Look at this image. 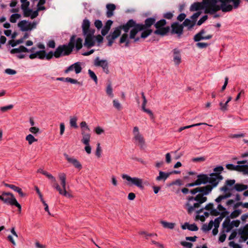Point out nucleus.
Returning <instances> with one entry per match:
<instances>
[{"instance_id":"obj_1","label":"nucleus","mask_w":248,"mask_h":248,"mask_svg":"<svg viewBox=\"0 0 248 248\" xmlns=\"http://www.w3.org/2000/svg\"><path fill=\"white\" fill-rule=\"evenodd\" d=\"M76 35H73L68 43L59 46L54 52L51 51L47 54L46 53L45 58L49 60L53 56L59 58L62 56H68L71 53L75 47L77 51L80 50L83 46V40L79 37L76 39Z\"/></svg>"},{"instance_id":"obj_2","label":"nucleus","mask_w":248,"mask_h":248,"mask_svg":"<svg viewBox=\"0 0 248 248\" xmlns=\"http://www.w3.org/2000/svg\"><path fill=\"white\" fill-rule=\"evenodd\" d=\"M138 24L136 23L135 21L131 19L129 20L125 24L119 26L121 30H123L125 32L121 36L120 39V44L125 43V47L129 46V39H133L134 42H137L140 40V38L136 37V34H134L133 37L132 36V31L136 28Z\"/></svg>"},{"instance_id":"obj_3","label":"nucleus","mask_w":248,"mask_h":248,"mask_svg":"<svg viewBox=\"0 0 248 248\" xmlns=\"http://www.w3.org/2000/svg\"><path fill=\"white\" fill-rule=\"evenodd\" d=\"M217 0H202V2H194L190 7V11H198L205 9V13L213 14L220 10Z\"/></svg>"},{"instance_id":"obj_4","label":"nucleus","mask_w":248,"mask_h":248,"mask_svg":"<svg viewBox=\"0 0 248 248\" xmlns=\"http://www.w3.org/2000/svg\"><path fill=\"white\" fill-rule=\"evenodd\" d=\"M155 17H149L145 19L144 24L138 23L136 28L132 31V36L133 37L134 34H137L139 31H142L140 38L143 39L147 38L153 32V30L150 29V27L155 24Z\"/></svg>"},{"instance_id":"obj_5","label":"nucleus","mask_w":248,"mask_h":248,"mask_svg":"<svg viewBox=\"0 0 248 248\" xmlns=\"http://www.w3.org/2000/svg\"><path fill=\"white\" fill-rule=\"evenodd\" d=\"M42 174L46 176L52 183H53V186L55 187L61 195L67 196L68 194L66 191V175L64 173H60L59 178L61 181L63 189H61L59 185L56 182V179L48 171H41Z\"/></svg>"},{"instance_id":"obj_6","label":"nucleus","mask_w":248,"mask_h":248,"mask_svg":"<svg viewBox=\"0 0 248 248\" xmlns=\"http://www.w3.org/2000/svg\"><path fill=\"white\" fill-rule=\"evenodd\" d=\"M207 198L201 194L197 195L195 197H189L188 202L186 204L188 213L190 214L193 212L196 208H199L202 203L205 202Z\"/></svg>"},{"instance_id":"obj_7","label":"nucleus","mask_w":248,"mask_h":248,"mask_svg":"<svg viewBox=\"0 0 248 248\" xmlns=\"http://www.w3.org/2000/svg\"><path fill=\"white\" fill-rule=\"evenodd\" d=\"M218 2H221L219 5L220 10L223 12H228L232 11L233 8H237L240 3V0H217Z\"/></svg>"},{"instance_id":"obj_8","label":"nucleus","mask_w":248,"mask_h":248,"mask_svg":"<svg viewBox=\"0 0 248 248\" xmlns=\"http://www.w3.org/2000/svg\"><path fill=\"white\" fill-rule=\"evenodd\" d=\"M2 201L4 203L10 205H15L17 207L19 212L21 210V206L17 202V200L14 197V195L10 192H5L2 193Z\"/></svg>"},{"instance_id":"obj_9","label":"nucleus","mask_w":248,"mask_h":248,"mask_svg":"<svg viewBox=\"0 0 248 248\" xmlns=\"http://www.w3.org/2000/svg\"><path fill=\"white\" fill-rule=\"evenodd\" d=\"M122 177L126 180L127 185L129 186H135L141 189H143L142 179L138 177H131L127 174H123Z\"/></svg>"},{"instance_id":"obj_10","label":"nucleus","mask_w":248,"mask_h":248,"mask_svg":"<svg viewBox=\"0 0 248 248\" xmlns=\"http://www.w3.org/2000/svg\"><path fill=\"white\" fill-rule=\"evenodd\" d=\"M237 163V165L228 164L226 165V168L231 170H248V162L247 160L238 161Z\"/></svg>"},{"instance_id":"obj_11","label":"nucleus","mask_w":248,"mask_h":248,"mask_svg":"<svg viewBox=\"0 0 248 248\" xmlns=\"http://www.w3.org/2000/svg\"><path fill=\"white\" fill-rule=\"evenodd\" d=\"M221 171H215L210 174L209 177V183L213 187L217 186L218 183L223 179V176L220 174Z\"/></svg>"},{"instance_id":"obj_12","label":"nucleus","mask_w":248,"mask_h":248,"mask_svg":"<svg viewBox=\"0 0 248 248\" xmlns=\"http://www.w3.org/2000/svg\"><path fill=\"white\" fill-rule=\"evenodd\" d=\"M93 64L96 67H101L104 72L108 74L109 72L108 70V63L106 60H100L98 57L94 60Z\"/></svg>"},{"instance_id":"obj_13","label":"nucleus","mask_w":248,"mask_h":248,"mask_svg":"<svg viewBox=\"0 0 248 248\" xmlns=\"http://www.w3.org/2000/svg\"><path fill=\"white\" fill-rule=\"evenodd\" d=\"M170 33L176 34L178 38H180L183 33V25L179 24L177 22H173L171 25Z\"/></svg>"},{"instance_id":"obj_14","label":"nucleus","mask_w":248,"mask_h":248,"mask_svg":"<svg viewBox=\"0 0 248 248\" xmlns=\"http://www.w3.org/2000/svg\"><path fill=\"white\" fill-rule=\"evenodd\" d=\"M94 33V31H92L91 33L83 35L85 36L84 46L89 48L95 45V39Z\"/></svg>"},{"instance_id":"obj_15","label":"nucleus","mask_w":248,"mask_h":248,"mask_svg":"<svg viewBox=\"0 0 248 248\" xmlns=\"http://www.w3.org/2000/svg\"><path fill=\"white\" fill-rule=\"evenodd\" d=\"M121 31L119 27L115 28L114 31L108 35L106 38L108 41V46H110L114 42V40L121 34Z\"/></svg>"},{"instance_id":"obj_16","label":"nucleus","mask_w":248,"mask_h":248,"mask_svg":"<svg viewBox=\"0 0 248 248\" xmlns=\"http://www.w3.org/2000/svg\"><path fill=\"white\" fill-rule=\"evenodd\" d=\"M213 206V203H209L207 204L204 208H201L199 210L197 211V214H200V213L202 212L203 210L205 209L206 210L210 211V213L211 215L217 216L219 215L220 212H219L217 209L214 208Z\"/></svg>"},{"instance_id":"obj_17","label":"nucleus","mask_w":248,"mask_h":248,"mask_svg":"<svg viewBox=\"0 0 248 248\" xmlns=\"http://www.w3.org/2000/svg\"><path fill=\"white\" fill-rule=\"evenodd\" d=\"M206 31L204 29L201 30L200 32L195 34L193 37V40L195 42H198L202 40H209L212 38L213 35L209 34L206 36H203Z\"/></svg>"},{"instance_id":"obj_18","label":"nucleus","mask_w":248,"mask_h":248,"mask_svg":"<svg viewBox=\"0 0 248 248\" xmlns=\"http://www.w3.org/2000/svg\"><path fill=\"white\" fill-rule=\"evenodd\" d=\"M159 172V175L156 177L155 180L158 182H164L171 173L178 174L180 172V171Z\"/></svg>"},{"instance_id":"obj_19","label":"nucleus","mask_w":248,"mask_h":248,"mask_svg":"<svg viewBox=\"0 0 248 248\" xmlns=\"http://www.w3.org/2000/svg\"><path fill=\"white\" fill-rule=\"evenodd\" d=\"M82 29L83 35L91 33L92 31H94V30L90 29V22L86 18L84 19L83 21L82 24Z\"/></svg>"},{"instance_id":"obj_20","label":"nucleus","mask_w":248,"mask_h":248,"mask_svg":"<svg viewBox=\"0 0 248 248\" xmlns=\"http://www.w3.org/2000/svg\"><path fill=\"white\" fill-rule=\"evenodd\" d=\"M64 156L67 161L73 165L76 169L80 170L82 169V165L80 163L75 157H70L68 155L64 154Z\"/></svg>"},{"instance_id":"obj_21","label":"nucleus","mask_w":248,"mask_h":248,"mask_svg":"<svg viewBox=\"0 0 248 248\" xmlns=\"http://www.w3.org/2000/svg\"><path fill=\"white\" fill-rule=\"evenodd\" d=\"M18 26L22 31H31L33 28V27H31V23L25 20L20 21L18 23Z\"/></svg>"},{"instance_id":"obj_22","label":"nucleus","mask_w":248,"mask_h":248,"mask_svg":"<svg viewBox=\"0 0 248 248\" xmlns=\"http://www.w3.org/2000/svg\"><path fill=\"white\" fill-rule=\"evenodd\" d=\"M173 54V61L175 64L179 65L181 62L180 50L178 48H174L172 50Z\"/></svg>"},{"instance_id":"obj_23","label":"nucleus","mask_w":248,"mask_h":248,"mask_svg":"<svg viewBox=\"0 0 248 248\" xmlns=\"http://www.w3.org/2000/svg\"><path fill=\"white\" fill-rule=\"evenodd\" d=\"M209 177L206 174H199L197 176V179L196 180L198 185L201 184H206L209 183Z\"/></svg>"},{"instance_id":"obj_24","label":"nucleus","mask_w":248,"mask_h":248,"mask_svg":"<svg viewBox=\"0 0 248 248\" xmlns=\"http://www.w3.org/2000/svg\"><path fill=\"white\" fill-rule=\"evenodd\" d=\"M222 227L223 229V231L227 232H229L232 229L230 217H226L225 220L223 222Z\"/></svg>"},{"instance_id":"obj_25","label":"nucleus","mask_w":248,"mask_h":248,"mask_svg":"<svg viewBox=\"0 0 248 248\" xmlns=\"http://www.w3.org/2000/svg\"><path fill=\"white\" fill-rule=\"evenodd\" d=\"M170 31V27L169 26L164 27L157 29L154 31V33L156 35H160L161 36L166 35Z\"/></svg>"},{"instance_id":"obj_26","label":"nucleus","mask_w":248,"mask_h":248,"mask_svg":"<svg viewBox=\"0 0 248 248\" xmlns=\"http://www.w3.org/2000/svg\"><path fill=\"white\" fill-rule=\"evenodd\" d=\"M107 11L106 13L107 17L108 18L111 17L114 14V11L116 9V6L114 4L109 3L106 5Z\"/></svg>"},{"instance_id":"obj_27","label":"nucleus","mask_w":248,"mask_h":248,"mask_svg":"<svg viewBox=\"0 0 248 248\" xmlns=\"http://www.w3.org/2000/svg\"><path fill=\"white\" fill-rule=\"evenodd\" d=\"M113 23V21L111 20H108L105 23V26L101 30V34L103 36L106 35L109 31L111 26Z\"/></svg>"},{"instance_id":"obj_28","label":"nucleus","mask_w":248,"mask_h":248,"mask_svg":"<svg viewBox=\"0 0 248 248\" xmlns=\"http://www.w3.org/2000/svg\"><path fill=\"white\" fill-rule=\"evenodd\" d=\"M181 227L183 230L188 229L191 231H197L198 230V227L195 223L189 224L188 222H185L182 225Z\"/></svg>"},{"instance_id":"obj_29","label":"nucleus","mask_w":248,"mask_h":248,"mask_svg":"<svg viewBox=\"0 0 248 248\" xmlns=\"http://www.w3.org/2000/svg\"><path fill=\"white\" fill-rule=\"evenodd\" d=\"M136 142L138 143L139 145L140 148L144 149L145 147V141L143 136L141 134L136 135L134 137Z\"/></svg>"},{"instance_id":"obj_30","label":"nucleus","mask_w":248,"mask_h":248,"mask_svg":"<svg viewBox=\"0 0 248 248\" xmlns=\"http://www.w3.org/2000/svg\"><path fill=\"white\" fill-rule=\"evenodd\" d=\"M82 139L81 142L85 145H87L89 143L91 139V135L89 133H86L84 130H82L81 132Z\"/></svg>"},{"instance_id":"obj_31","label":"nucleus","mask_w":248,"mask_h":248,"mask_svg":"<svg viewBox=\"0 0 248 248\" xmlns=\"http://www.w3.org/2000/svg\"><path fill=\"white\" fill-rule=\"evenodd\" d=\"M196 24L195 21L191 20L188 18H186L183 22V27H186L188 30H190Z\"/></svg>"},{"instance_id":"obj_32","label":"nucleus","mask_w":248,"mask_h":248,"mask_svg":"<svg viewBox=\"0 0 248 248\" xmlns=\"http://www.w3.org/2000/svg\"><path fill=\"white\" fill-rule=\"evenodd\" d=\"M213 188V186L211 185H207L203 187H199V192L202 193L203 196V195H206L212 191Z\"/></svg>"},{"instance_id":"obj_33","label":"nucleus","mask_w":248,"mask_h":248,"mask_svg":"<svg viewBox=\"0 0 248 248\" xmlns=\"http://www.w3.org/2000/svg\"><path fill=\"white\" fill-rule=\"evenodd\" d=\"M232 195V193L230 192H226L224 195H219L215 201L217 203L221 202L222 200L231 197Z\"/></svg>"},{"instance_id":"obj_34","label":"nucleus","mask_w":248,"mask_h":248,"mask_svg":"<svg viewBox=\"0 0 248 248\" xmlns=\"http://www.w3.org/2000/svg\"><path fill=\"white\" fill-rule=\"evenodd\" d=\"M248 188V186L242 184L237 183L234 186V189L237 191L241 192Z\"/></svg>"},{"instance_id":"obj_35","label":"nucleus","mask_w":248,"mask_h":248,"mask_svg":"<svg viewBox=\"0 0 248 248\" xmlns=\"http://www.w3.org/2000/svg\"><path fill=\"white\" fill-rule=\"evenodd\" d=\"M232 99V97L231 96H229L228 98V99L226 101H225V103H223L222 102L219 103V106L220 107V109L223 111H225L227 110V106L228 103L231 101Z\"/></svg>"},{"instance_id":"obj_36","label":"nucleus","mask_w":248,"mask_h":248,"mask_svg":"<svg viewBox=\"0 0 248 248\" xmlns=\"http://www.w3.org/2000/svg\"><path fill=\"white\" fill-rule=\"evenodd\" d=\"M213 225V221L211 220L208 224H204L202 226V230L204 232H208L212 228Z\"/></svg>"},{"instance_id":"obj_37","label":"nucleus","mask_w":248,"mask_h":248,"mask_svg":"<svg viewBox=\"0 0 248 248\" xmlns=\"http://www.w3.org/2000/svg\"><path fill=\"white\" fill-rule=\"evenodd\" d=\"M161 224L162 225L164 228H168L170 229H173L175 225L174 223L172 222H168L165 221H161Z\"/></svg>"},{"instance_id":"obj_38","label":"nucleus","mask_w":248,"mask_h":248,"mask_svg":"<svg viewBox=\"0 0 248 248\" xmlns=\"http://www.w3.org/2000/svg\"><path fill=\"white\" fill-rule=\"evenodd\" d=\"M73 65L74 66V71L77 74H79L81 72L82 67L80 62H75L73 64Z\"/></svg>"},{"instance_id":"obj_39","label":"nucleus","mask_w":248,"mask_h":248,"mask_svg":"<svg viewBox=\"0 0 248 248\" xmlns=\"http://www.w3.org/2000/svg\"><path fill=\"white\" fill-rule=\"evenodd\" d=\"M166 24V21L164 19H162L157 22H155V28L159 29L160 28L164 27V26Z\"/></svg>"},{"instance_id":"obj_40","label":"nucleus","mask_w":248,"mask_h":248,"mask_svg":"<svg viewBox=\"0 0 248 248\" xmlns=\"http://www.w3.org/2000/svg\"><path fill=\"white\" fill-rule=\"evenodd\" d=\"M21 17V15L17 13H15L12 14L10 17V21L11 23H16L17 19H19Z\"/></svg>"},{"instance_id":"obj_41","label":"nucleus","mask_w":248,"mask_h":248,"mask_svg":"<svg viewBox=\"0 0 248 248\" xmlns=\"http://www.w3.org/2000/svg\"><path fill=\"white\" fill-rule=\"evenodd\" d=\"M26 140L28 141L29 144L31 145L34 142L37 141V140L31 134H29L26 137Z\"/></svg>"},{"instance_id":"obj_42","label":"nucleus","mask_w":248,"mask_h":248,"mask_svg":"<svg viewBox=\"0 0 248 248\" xmlns=\"http://www.w3.org/2000/svg\"><path fill=\"white\" fill-rule=\"evenodd\" d=\"M88 74L90 77L94 81L95 84H97L98 79L97 77L94 72L91 69L88 70Z\"/></svg>"},{"instance_id":"obj_43","label":"nucleus","mask_w":248,"mask_h":248,"mask_svg":"<svg viewBox=\"0 0 248 248\" xmlns=\"http://www.w3.org/2000/svg\"><path fill=\"white\" fill-rule=\"evenodd\" d=\"M106 93L110 97H113V93L111 83L108 84L106 88Z\"/></svg>"},{"instance_id":"obj_44","label":"nucleus","mask_w":248,"mask_h":248,"mask_svg":"<svg viewBox=\"0 0 248 248\" xmlns=\"http://www.w3.org/2000/svg\"><path fill=\"white\" fill-rule=\"evenodd\" d=\"M77 118L76 117L71 118L70 120V124L71 127L77 128L78 125L77 124Z\"/></svg>"},{"instance_id":"obj_45","label":"nucleus","mask_w":248,"mask_h":248,"mask_svg":"<svg viewBox=\"0 0 248 248\" xmlns=\"http://www.w3.org/2000/svg\"><path fill=\"white\" fill-rule=\"evenodd\" d=\"M241 213V211L239 209L235 210L233 211L231 214L230 217V218H233L237 217Z\"/></svg>"},{"instance_id":"obj_46","label":"nucleus","mask_w":248,"mask_h":248,"mask_svg":"<svg viewBox=\"0 0 248 248\" xmlns=\"http://www.w3.org/2000/svg\"><path fill=\"white\" fill-rule=\"evenodd\" d=\"M101 152L102 150L100 147V144L99 143H97V147L96 149L95 155L98 158H100L101 156Z\"/></svg>"},{"instance_id":"obj_47","label":"nucleus","mask_w":248,"mask_h":248,"mask_svg":"<svg viewBox=\"0 0 248 248\" xmlns=\"http://www.w3.org/2000/svg\"><path fill=\"white\" fill-rule=\"evenodd\" d=\"M37 57L41 60L45 58L46 51L44 50L37 51Z\"/></svg>"},{"instance_id":"obj_48","label":"nucleus","mask_w":248,"mask_h":248,"mask_svg":"<svg viewBox=\"0 0 248 248\" xmlns=\"http://www.w3.org/2000/svg\"><path fill=\"white\" fill-rule=\"evenodd\" d=\"M14 107L13 105H9L6 106H3L0 108V110L2 112H5L9 110L12 109Z\"/></svg>"},{"instance_id":"obj_49","label":"nucleus","mask_w":248,"mask_h":248,"mask_svg":"<svg viewBox=\"0 0 248 248\" xmlns=\"http://www.w3.org/2000/svg\"><path fill=\"white\" fill-rule=\"evenodd\" d=\"M23 12V15L25 17H29L30 16L31 13L32 12V9L29 8L22 9Z\"/></svg>"},{"instance_id":"obj_50","label":"nucleus","mask_w":248,"mask_h":248,"mask_svg":"<svg viewBox=\"0 0 248 248\" xmlns=\"http://www.w3.org/2000/svg\"><path fill=\"white\" fill-rule=\"evenodd\" d=\"M226 232L224 231H222L220 232L219 237V242L222 243L225 240V239L226 237V235L225 234Z\"/></svg>"},{"instance_id":"obj_51","label":"nucleus","mask_w":248,"mask_h":248,"mask_svg":"<svg viewBox=\"0 0 248 248\" xmlns=\"http://www.w3.org/2000/svg\"><path fill=\"white\" fill-rule=\"evenodd\" d=\"M113 104L114 108L118 110H120L122 108L121 104L119 103V101L116 99H114L113 101Z\"/></svg>"},{"instance_id":"obj_52","label":"nucleus","mask_w":248,"mask_h":248,"mask_svg":"<svg viewBox=\"0 0 248 248\" xmlns=\"http://www.w3.org/2000/svg\"><path fill=\"white\" fill-rule=\"evenodd\" d=\"M209 44L206 43L199 42L196 44V46L200 48H206L208 46Z\"/></svg>"},{"instance_id":"obj_53","label":"nucleus","mask_w":248,"mask_h":248,"mask_svg":"<svg viewBox=\"0 0 248 248\" xmlns=\"http://www.w3.org/2000/svg\"><path fill=\"white\" fill-rule=\"evenodd\" d=\"M29 131L33 134H36L38 133H40V129L36 127L32 126L29 129Z\"/></svg>"},{"instance_id":"obj_54","label":"nucleus","mask_w":248,"mask_h":248,"mask_svg":"<svg viewBox=\"0 0 248 248\" xmlns=\"http://www.w3.org/2000/svg\"><path fill=\"white\" fill-rule=\"evenodd\" d=\"M208 18V16L207 15L203 16L202 18L200 19V20L197 22V25L198 26L201 25L203 23H204Z\"/></svg>"},{"instance_id":"obj_55","label":"nucleus","mask_w":248,"mask_h":248,"mask_svg":"<svg viewBox=\"0 0 248 248\" xmlns=\"http://www.w3.org/2000/svg\"><path fill=\"white\" fill-rule=\"evenodd\" d=\"M145 106H141L142 110L144 112H145L148 113V114H149V115L151 117H153V113L152 112V111L151 110L149 109L146 108Z\"/></svg>"},{"instance_id":"obj_56","label":"nucleus","mask_w":248,"mask_h":248,"mask_svg":"<svg viewBox=\"0 0 248 248\" xmlns=\"http://www.w3.org/2000/svg\"><path fill=\"white\" fill-rule=\"evenodd\" d=\"M180 244L182 246H184L187 248H191L193 246L191 243L186 241H182Z\"/></svg>"},{"instance_id":"obj_57","label":"nucleus","mask_w":248,"mask_h":248,"mask_svg":"<svg viewBox=\"0 0 248 248\" xmlns=\"http://www.w3.org/2000/svg\"><path fill=\"white\" fill-rule=\"evenodd\" d=\"M202 14V12L201 11H198L196 13H195L191 16V18L192 19L193 21L196 20L197 18L200 16V15Z\"/></svg>"},{"instance_id":"obj_58","label":"nucleus","mask_w":248,"mask_h":248,"mask_svg":"<svg viewBox=\"0 0 248 248\" xmlns=\"http://www.w3.org/2000/svg\"><path fill=\"white\" fill-rule=\"evenodd\" d=\"M4 185L6 187L11 188L12 189H13V190H14L16 192L19 188V187L16 186L14 185H11V184H8L7 183H4Z\"/></svg>"},{"instance_id":"obj_59","label":"nucleus","mask_w":248,"mask_h":248,"mask_svg":"<svg viewBox=\"0 0 248 248\" xmlns=\"http://www.w3.org/2000/svg\"><path fill=\"white\" fill-rule=\"evenodd\" d=\"M229 214V212L227 210L223 211L221 213L220 212V214L219 215V217H221V219L222 220L223 218L226 217Z\"/></svg>"},{"instance_id":"obj_60","label":"nucleus","mask_w":248,"mask_h":248,"mask_svg":"<svg viewBox=\"0 0 248 248\" xmlns=\"http://www.w3.org/2000/svg\"><path fill=\"white\" fill-rule=\"evenodd\" d=\"M94 25L98 29H100L102 27V21L100 20H96L94 22Z\"/></svg>"},{"instance_id":"obj_61","label":"nucleus","mask_w":248,"mask_h":248,"mask_svg":"<svg viewBox=\"0 0 248 248\" xmlns=\"http://www.w3.org/2000/svg\"><path fill=\"white\" fill-rule=\"evenodd\" d=\"M5 73L10 75H15L16 73V70L10 68L5 69Z\"/></svg>"},{"instance_id":"obj_62","label":"nucleus","mask_w":248,"mask_h":248,"mask_svg":"<svg viewBox=\"0 0 248 248\" xmlns=\"http://www.w3.org/2000/svg\"><path fill=\"white\" fill-rule=\"evenodd\" d=\"M163 17L168 19H171L173 17V13L171 12H167L164 14Z\"/></svg>"},{"instance_id":"obj_63","label":"nucleus","mask_w":248,"mask_h":248,"mask_svg":"<svg viewBox=\"0 0 248 248\" xmlns=\"http://www.w3.org/2000/svg\"><path fill=\"white\" fill-rule=\"evenodd\" d=\"M65 81L70 82L72 84H77L78 81L77 80L73 79L70 78H65Z\"/></svg>"},{"instance_id":"obj_64","label":"nucleus","mask_w":248,"mask_h":248,"mask_svg":"<svg viewBox=\"0 0 248 248\" xmlns=\"http://www.w3.org/2000/svg\"><path fill=\"white\" fill-rule=\"evenodd\" d=\"M186 17V15L185 13H181L178 15L177 19L179 21H182L185 20Z\"/></svg>"}]
</instances>
